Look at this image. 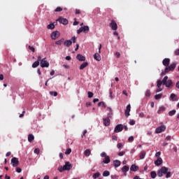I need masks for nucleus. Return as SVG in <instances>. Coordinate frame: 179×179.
I'll list each match as a JSON object with an SVG mask.
<instances>
[{
    "label": "nucleus",
    "instance_id": "1",
    "mask_svg": "<svg viewBox=\"0 0 179 179\" xmlns=\"http://www.w3.org/2000/svg\"><path fill=\"white\" fill-rule=\"evenodd\" d=\"M163 175H166V178H170V177H171V172L169 171V168L162 166L161 169L157 171L158 177L162 178Z\"/></svg>",
    "mask_w": 179,
    "mask_h": 179
},
{
    "label": "nucleus",
    "instance_id": "2",
    "mask_svg": "<svg viewBox=\"0 0 179 179\" xmlns=\"http://www.w3.org/2000/svg\"><path fill=\"white\" fill-rule=\"evenodd\" d=\"M163 85L166 86V87H169V89H173L174 87V83H173V80H169V76H166L163 80Z\"/></svg>",
    "mask_w": 179,
    "mask_h": 179
},
{
    "label": "nucleus",
    "instance_id": "3",
    "mask_svg": "<svg viewBox=\"0 0 179 179\" xmlns=\"http://www.w3.org/2000/svg\"><path fill=\"white\" fill-rule=\"evenodd\" d=\"M101 157H105L104 160L101 162V164H108V163H110V156L107 155L105 152L101 153Z\"/></svg>",
    "mask_w": 179,
    "mask_h": 179
},
{
    "label": "nucleus",
    "instance_id": "4",
    "mask_svg": "<svg viewBox=\"0 0 179 179\" xmlns=\"http://www.w3.org/2000/svg\"><path fill=\"white\" fill-rule=\"evenodd\" d=\"M40 65L41 68H48L50 63L47 61V58L45 57L41 60Z\"/></svg>",
    "mask_w": 179,
    "mask_h": 179
},
{
    "label": "nucleus",
    "instance_id": "5",
    "mask_svg": "<svg viewBox=\"0 0 179 179\" xmlns=\"http://www.w3.org/2000/svg\"><path fill=\"white\" fill-rule=\"evenodd\" d=\"M109 26L110 29L115 31L118 29V25L117 24V22L114 20H110V23L109 24Z\"/></svg>",
    "mask_w": 179,
    "mask_h": 179
},
{
    "label": "nucleus",
    "instance_id": "6",
    "mask_svg": "<svg viewBox=\"0 0 179 179\" xmlns=\"http://www.w3.org/2000/svg\"><path fill=\"white\" fill-rule=\"evenodd\" d=\"M177 64L176 63H172L170 66L166 67V72H171L176 69Z\"/></svg>",
    "mask_w": 179,
    "mask_h": 179
},
{
    "label": "nucleus",
    "instance_id": "7",
    "mask_svg": "<svg viewBox=\"0 0 179 179\" xmlns=\"http://www.w3.org/2000/svg\"><path fill=\"white\" fill-rule=\"evenodd\" d=\"M90 28L88 26H84L80 27L78 31H77V34H80V33H86V31H89Z\"/></svg>",
    "mask_w": 179,
    "mask_h": 179
},
{
    "label": "nucleus",
    "instance_id": "8",
    "mask_svg": "<svg viewBox=\"0 0 179 179\" xmlns=\"http://www.w3.org/2000/svg\"><path fill=\"white\" fill-rule=\"evenodd\" d=\"M123 129H124V125H122V124H120L115 127L114 132H115L116 134H118V132L122 131Z\"/></svg>",
    "mask_w": 179,
    "mask_h": 179
},
{
    "label": "nucleus",
    "instance_id": "9",
    "mask_svg": "<svg viewBox=\"0 0 179 179\" xmlns=\"http://www.w3.org/2000/svg\"><path fill=\"white\" fill-rule=\"evenodd\" d=\"M166 131V126L162 125L155 129V134H162Z\"/></svg>",
    "mask_w": 179,
    "mask_h": 179
},
{
    "label": "nucleus",
    "instance_id": "10",
    "mask_svg": "<svg viewBox=\"0 0 179 179\" xmlns=\"http://www.w3.org/2000/svg\"><path fill=\"white\" fill-rule=\"evenodd\" d=\"M11 163L13 164V167H17V166H19V159L16 157H13L11 159Z\"/></svg>",
    "mask_w": 179,
    "mask_h": 179
},
{
    "label": "nucleus",
    "instance_id": "11",
    "mask_svg": "<svg viewBox=\"0 0 179 179\" xmlns=\"http://www.w3.org/2000/svg\"><path fill=\"white\" fill-rule=\"evenodd\" d=\"M58 37H59V31H53L51 34L52 40H57V38H58Z\"/></svg>",
    "mask_w": 179,
    "mask_h": 179
},
{
    "label": "nucleus",
    "instance_id": "12",
    "mask_svg": "<svg viewBox=\"0 0 179 179\" xmlns=\"http://www.w3.org/2000/svg\"><path fill=\"white\" fill-rule=\"evenodd\" d=\"M64 171H69L72 169V164H69V162H66L63 166Z\"/></svg>",
    "mask_w": 179,
    "mask_h": 179
},
{
    "label": "nucleus",
    "instance_id": "13",
    "mask_svg": "<svg viewBox=\"0 0 179 179\" xmlns=\"http://www.w3.org/2000/svg\"><path fill=\"white\" fill-rule=\"evenodd\" d=\"M154 163L155 166H162V164H163V159H162V157H159Z\"/></svg>",
    "mask_w": 179,
    "mask_h": 179
},
{
    "label": "nucleus",
    "instance_id": "14",
    "mask_svg": "<svg viewBox=\"0 0 179 179\" xmlns=\"http://www.w3.org/2000/svg\"><path fill=\"white\" fill-rule=\"evenodd\" d=\"M162 64L164 66H169V65H170V59L169 58H165L163 61H162Z\"/></svg>",
    "mask_w": 179,
    "mask_h": 179
},
{
    "label": "nucleus",
    "instance_id": "15",
    "mask_svg": "<svg viewBox=\"0 0 179 179\" xmlns=\"http://www.w3.org/2000/svg\"><path fill=\"white\" fill-rule=\"evenodd\" d=\"M131 112V104L127 105L125 110V115L126 117H129V113Z\"/></svg>",
    "mask_w": 179,
    "mask_h": 179
},
{
    "label": "nucleus",
    "instance_id": "16",
    "mask_svg": "<svg viewBox=\"0 0 179 179\" xmlns=\"http://www.w3.org/2000/svg\"><path fill=\"white\" fill-rule=\"evenodd\" d=\"M76 59L81 62L86 61V57L80 54L77 55Z\"/></svg>",
    "mask_w": 179,
    "mask_h": 179
},
{
    "label": "nucleus",
    "instance_id": "17",
    "mask_svg": "<svg viewBox=\"0 0 179 179\" xmlns=\"http://www.w3.org/2000/svg\"><path fill=\"white\" fill-rule=\"evenodd\" d=\"M58 21L62 24H68L69 22L66 20V18H59Z\"/></svg>",
    "mask_w": 179,
    "mask_h": 179
},
{
    "label": "nucleus",
    "instance_id": "18",
    "mask_svg": "<svg viewBox=\"0 0 179 179\" xmlns=\"http://www.w3.org/2000/svg\"><path fill=\"white\" fill-rule=\"evenodd\" d=\"M130 170L131 171H138V170H139V166L136 164H132L130 167Z\"/></svg>",
    "mask_w": 179,
    "mask_h": 179
},
{
    "label": "nucleus",
    "instance_id": "19",
    "mask_svg": "<svg viewBox=\"0 0 179 179\" xmlns=\"http://www.w3.org/2000/svg\"><path fill=\"white\" fill-rule=\"evenodd\" d=\"M113 166L115 169H117V167H120V166H121V161L117 159L113 161Z\"/></svg>",
    "mask_w": 179,
    "mask_h": 179
},
{
    "label": "nucleus",
    "instance_id": "20",
    "mask_svg": "<svg viewBox=\"0 0 179 179\" xmlns=\"http://www.w3.org/2000/svg\"><path fill=\"white\" fill-rule=\"evenodd\" d=\"M145 156H146V151H141L140 152L139 157H140L141 160L145 159Z\"/></svg>",
    "mask_w": 179,
    "mask_h": 179
},
{
    "label": "nucleus",
    "instance_id": "21",
    "mask_svg": "<svg viewBox=\"0 0 179 179\" xmlns=\"http://www.w3.org/2000/svg\"><path fill=\"white\" fill-rule=\"evenodd\" d=\"M103 124L105 127H108V125H110V118L103 119Z\"/></svg>",
    "mask_w": 179,
    "mask_h": 179
},
{
    "label": "nucleus",
    "instance_id": "22",
    "mask_svg": "<svg viewBox=\"0 0 179 179\" xmlns=\"http://www.w3.org/2000/svg\"><path fill=\"white\" fill-rule=\"evenodd\" d=\"M64 45H66V47H71V45H72V41H71V40L65 41Z\"/></svg>",
    "mask_w": 179,
    "mask_h": 179
},
{
    "label": "nucleus",
    "instance_id": "23",
    "mask_svg": "<svg viewBox=\"0 0 179 179\" xmlns=\"http://www.w3.org/2000/svg\"><path fill=\"white\" fill-rule=\"evenodd\" d=\"M89 65V63H87V62L83 63L80 66V69L82 71L83 69H85V68H86V66H87Z\"/></svg>",
    "mask_w": 179,
    "mask_h": 179
},
{
    "label": "nucleus",
    "instance_id": "24",
    "mask_svg": "<svg viewBox=\"0 0 179 179\" xmlns=\"http://www.w3.org/2000/svg\"><path fill=\"white\" fill-rule=\"evenodd\" d=\"M94 59H96V61H101V57L100 56V55H99V53H95L94 55Z\"/></svg>",
    "mask_w": 179,
    "mask_h": 179
},
{
    "label": "nucleus",
    "instance_id": "25",
    "mask_svg": "<svg viewBox=\"0 0 179 179\" xmlns=\"http://www.w3.org/2000/svg\"><path fill=\"white\" fill-rule=\"evenodd\" d=\"M47 29H48L49 30H54V29H55V25L54 24V23H50L47 26Z\"/></svg>",
    "mask_w": 179,
    "mask_h": 179
},
{
    "label": "nucleus",
    "instance_id": "26",
    "mask_svg": "<svg viewBox=\"0 0 179 179\" xmlns=\"http://www.w3.org/2000/svg\"><path fill=\"white\" fill-rule=\"evenodd\" d=\"M122 173H127V171H129V166H124L122 168Z\"/></svg>",
    "mask_w": 179,
    "mask_h": 179
},
{
    "label": "nucleus",
    "instance_id": "27",
    "mask_svg": "<svg viewBox=\"0 0 179 179\" xmlns=\"http://www.w3.org/2000/svg\"><path fill=\"white\" fill-rule=\"evenodd\" d=\"M92 153V151H90V150L87 149L84 152V155L85 156H86V157H89V156H90Z\"/></svg>",
    "mask_w": 179,
    "mask_h": 179
},
{
    "label": "nucleus",
    "instance_id": "28",
    "mask_svg": "<svg viewBox=\"0 0 179 179\" xmlns=\"http://www.w3.org/2000/svg\"><path fill=\"white\" fill-rule=\"evenodd\" d=\"M165 110H166V108L164 106H161V107H159V108L157 111V114H161L162 113H163Z\"/></svg>",
    "mask_w": 179,
    "mask_h": 179
},
{
    "label": "nucleus",
    "instance_id": "29",
    "mask_svg": "<svg viewBox=\"0 0 179 179\" xmlns=\"http://www.w3.org/2000/svg\"><path fill=\"white\" fill-rule=\"evenodd\" d=\"M150 177H151V178H156V177H157V173H156V171H151Z\"/></svg>",
    "mask_w": 179,
    "mask_h": 179
},
{
    "label": "nucleus",
    "instance_id": "30",
    "mask_svg": "<svg viewBox=\"0 0 179 179\" xmlns=\"http://www.w3.org/2000/svg\"><path fill=\"white\" fill-rule=\"evenodd\" d=\"M28 141L31 143L33 141H34V136L33 134L28 135Z\"/></svg>",
    "mask_w": 179,
    "mask_h": 179
},
{
    "label": "nucleus",
    "instance_id": "31",
    "mask_svg": "<svg viewBox=\"0 0 179 179\" xmlns=\"http://www.w3.org/2000/svg\"><path fill=\"white\" fill-rule=\"evenodd\" d=\"M101 174L99 172H96L95 173H94V175L92 176V178L94 179H96V178H99V177H100Z\"/></svg>",
    "mask_w": 179,
    "mask_h": 179
},
{
    "label": "nucleus",
    "instance_id": "32",
    "mask_svg": "<svg viewBox=\"0 0 179 179\" xmlns=\"http://www.w3.org/2000/svg\"><path fill=\"white\" fill-rule=\"evenodd\" d=\"M162 96H163L162 94H158L155 96V100H160V99H162Z\"/></svg>",
    "mask_w": 179,
    "mask_h": 179
},
{
    "label": "nucleus",
    "instance_id": "33",
    "mask_svg": "<svg viewBox=\"0 0 179 179\" xmlns=\"http://www.w3.org/2000/svg\"><path fill=\"white\" fill-rule=\"evenodd\" d=\"M38 65H40V62L36 61L35 62L33 63L32 68H37Z\"/></svg>",
    "mask_w": 179,
    "mask_h": 179
},
{
    "label": "nucleus",
    "instance_id": "34",
    "mask_svg": "<svg viewBox=\"0 0 179 179\" xmlns=\"http://www.w3.org/2000/svg\"><path fill=\"white\" fill-rule=\"evenodd\" d=\"M162 85H163V80H158L157 83V87H162Z\"/></svg>",
    "mask_w": 179,
    "mask_h": 179
},
{
    "label": "nucleus",
    "instance_id": "35",
    "mask_svg": "<svg viewBox=\"0 0 179 179\" xmlns=\"http://www.w3.org/2000/svg\"><path fill=\"white\" fill-rule=\"evenodd\" d=\"M176 110H171V111L169 112V115L170 117H173V115H176Z\"/></svg>",
    "mask_w": 179,
    "mask_h": 179
},
{
    "label": "nucleus",
    "instance_id": "36",
    "mask_svg": "<svg viewBox=\"0 0 179 179\" xmlns=\"http://www.w3.org/2000/svg\"><path fill=\"white\" fill-rule=\"evenodd\" d=\"M64 43V38H62L57 41L55 42V44L57 45H61Z\"/></svg>",
    "mask_w": 179,
    "mask_h": 179
},
{
    "label": "nucleus",
    "instance_id": "37",
    "mask_svg": "<svg viewBox=\"0 0 179 179\" xmlns=\"http://www.w3.org/2000/svg\"><path fill=\"white\" fill-rule=\"evenodd\" d=\"M176 97H177V96L176 95V94H171V96H170V98L173 101H176Z\"/></svg>",
    "mask_w": 179,
    "mask_h": 179
},
{
    "label": "nucleus",
    "instance_id": "38",
    "mask_svg": "<svg viewBox=\"0 0 179 179\" xmlns=\"http://www.w3.org/2000/svg\"><path fill=\"white\" fill-rule=\"evenodd\" d=\"M108 176H110V171H105L103 173V177H108Z\"/></svg>",
    "mask_w": 179,
    "mask_h": 179
},
{
    "label": "nucleus",
    "instance_id": "39",
    "mask_svg": "<svg viewBox=\"0 0 179 179\" xmlns=\"http://www.w3.org/2000/svg\"><path fill=\"white\" fill-rule=\"evenodd\" d=\"M98 106H99V107H100V106H102V107H103V108H106V103H104V102L103 101H101V102H99V103H98Z\"/></svg>",
    "mask_w": 179,
    "mask_h": 179
},
{
    "label": "nucleus",
    "instance_id": "40",
    "mask_svg": "<svg viewBox=\"0 0 179 179\" xmlns=\"http://www.w3.org/2000/svg\"><path fill=\"white\" fill-rule=\"evenodd\" d=\"M50 96H54V97H57V96H58V92H50Z\"/></svg>",
    "mask_w": 179,
    "mask_h": 179
},
{
    "label": "nucleus",
    "instance_id": "41",
    "mask_svg": "<svg viewBox=\"0 0 179 179\" xmlns=\"http://www.w3.org/2000/svg\"><path fill=\"white\" fill-rule=\"evenodd\" d=\"M150 94H151L150 90H148L145 92V96H146V97H150Z\"/></svg>",
    "mask_w": 179,
    "mask_h": 179
},
{
    "label": "nucleus",
    "instance_id": "42",
    "mask_svg": "<svg viewBox=\"0 0 179 179\" xmlns=\"http://www.w3.org/2000/svg\"><path fill=\"white\" fill-rule=\"evenodd\" d=\"M29 50H30L31 51H32V52H36V49L34 48V47L31 46V45H29L28 46Z\"/></svg>",
    "mask_w": 179,
    "mask_h": 179
},
{
    "label": "nucleus",
    "instance_id": "43",
    "mask_svg": "<svg viewBox=\"0 0 179 179\" xmlns=\"http://www.w3.org/2000/svg\"><path fill=\"white\" fill-rule=\"evenodd\" d=\"M63 9L61 7H57V8L55 10V12H62Z\"/></svg>",
    "mask_w": 179,
    "mask_h": 179
},
{
    "label": "nucleus",
    "instance_id": "44",
    "mask_svg": "<svg viewBox=\"0 0 179 179\" xmlns=\"http://www.w3.org/2000/svg\"><path fill=\"white\" fill-rule=\"evenodd\" d=\"M72 152V149L69 148L66 150V151L65 152V155H71V152Z\"/></svg>",
    "mask_w": 179,
    "mask_h": 179
},
{
    "label": "nucleus",
    "instance_id": "45",
    "mask_svg": "<svg viewBox=\"0 0 179 179\" xmlns=\"http://www.w3.org/2000/svg\"><path fill=\"white\" fill-rule=\"evenodd\" d=\"M87 94H88L89 99H92V97H93V96H94V94L92 92H88Z\"/></svg>",
    "mask_w": 179,
    "mask_h": 179
},
{
    "label": "nucleus",
    "instance_id": "46",
    "mask_svg": "<svg viewBox=\"0 0 179 179\" xmlns=\"http://www.w3.org/2000/svg\"><path fill=\"white\" fill-rule=\"evenodd\" d=\"M59 171H60V173H62V171H65V169H64V166H60L58 168Z\"/></svg>",
    "mask_w": 179,
    "mask_h": 179
},
{
    "label": "nucleus",
    "instance_id": "47",
    "mask_svg": "<svg viewBox=\"0 0 179 179\" xmlns=\"http://www.w3.org/2000/svg\"><path fill=\"white\" fill-rule=\"evenodd\" d=\"M34 153H36V155H39L40 154V149L38 148H36L34 150Z\"/></svg>",
    "mask_w": 179,
    "mask_h": 179
},
{
    "label": "nucleus",
    "instance_id": "48",
    "mask_svg": "<svg viewBox=\"0 0 179 179\" xmlns=\"http://www.w3.org/2000/svg\"><path fill=\"white\" fill-rule=\"evenodd\" d=\"M82 11L80 9H76V15H80Z\"/></svg>",
    "mask_w": 179,
    "mask_h": 179
},
{
    "label": "nucleus",
    "instance_id": "49",
    "mask_svg": "<svg viewBox=\"0 0 179 179\" xmlns=\"http://www.w3.org/2000/svg\"><path fill=\"white\" fill-rule=\"evenodd\" d=\"M135 123H136L135 120H130V121H129L130 125H135Z\"/></svg>",
    "mask_w": 179,
    "mask_h": 179
},
{
    "label": "nucleus",
    "instance_id": "50",
    "mask_svg": "<svg viewBox=\"0 0 179 179\" xmlns=\"http://www.w3.org/2000/svg\"><path fill=\"white\" fill-rule=\"evenodd\" d=\"M160 155H162V152H156L155 157H157L159 159V157H160Z\"/></svg>",
    "mask_w": 179,
    "mask_h": 179
},
{
    "label": "nucleus",
    "instance_id": "51",
    "mask_svg": "<svg viewBox=\"0 0 179 179\" xmlns=\"http://www.w3.org/2000/svg\"><path fill=\"white\" fill-rule=\"evenodd\" d=\"M129 142H134V136H131L128 138Z\"/></svg>",
    "mask_w": 179,
    "mask_h": 179
},
{
    "label": "nucleus",
    "instance_id": "52",
    "mask_svg": "<svg viewBox=\"0 0 179 179\" xmlns=\"http://www.w3.org/2000/svg\"><path fill=\"white\" fill-rule=\"evenodd\" d=\"M117 148L118 149H121V148H122V143H118L117 145Z\"/></svg>",
    "mask_w": 179,
    "mask_h": 179
},
{
    "label": "nucleus",
    "instance_id": "53",
    "mask_svg": "<svg viewBox=\"0 0 179 179\" xmlns=\"http://www.w3.org/2000/svg\"><path fill=\"white\" fill-rule=\"evenodd\" d=\"M109 94L110 99H114V96H113V91L110 90Z\"/></svg>",
    "mask_w": 179,
    "mask_h": 179
},
{
    "label": "nucleus",
    "instance_id": "54",
    "mask_svg": "<svg viewBox=\"0 0 179 179\" xmlns=\"http://www.w3.org/2000/svg\"><path fill=\"white\" fill-rule=\"evenodd\" d=\"M115 55V57H117V58H120V57H121V54H120L119 52H116Z\"/></svg>",
    "mask_w": 179,
    "mask_h": 179
},
{
    "label": "nucleus",
    "instance_id": "55",
    "mask_svg": "<svg viewBox=\"0 0 179 179\" xmlns=\"http://www.w3.org/2000/svg\"><path fill=\"white\" fill-rule=\"evenodd\" d=\"M124 155H125V152L124 151H122V152L118 153V156H124Z\"/></svg>",
    "mask_w": 179,
    "mask_h": 179
},
{
    "label": "nucleus",
    "instance_id": "56",
    "mask_svg": "<svg viewBox=\"0 0 179 179\" xmlns=\"http://www.w3.org/2000/svg\"><path fill=\"white\" fill-rule=\"evenodd\" d=\"M112 139L113 141H118V137H117V136H113Z\"/></svg>",
    "mask_w": 179,
    "mask_h": 179
},
{
    "label": "nucleus",
    "instance_id": "57",
    "mask_svg": "<svg viewBox=\"0 0 179 179\" xmlns=\"http://www.w3.org/2000/svg\"><path fill=\"white\" fill-rule=\"evenodd\" d=\"M87 134V130H84L83 135L81 136L82 138H83V136H85V135Z\"/></svg>",
    "mask_w": 179,
    "mask_h": 179
},
{
    "label": "nucleus",
    "instance_id": "58",
    "mask_svg": "<svg viewBox=\"0 0 179 179\" xmlns=\"http://www.w3.org/2000/svg\"><path fill=\"white\" fill-rule=\"evenodd\" d=\"M166 73H169V71H166V68L164 69V71H162L161 75L163 76L164 75H165Z\"/></svg>",
    "mask_w": 179,
    "mask_h": 179
},
{
    "label": "nucleus",
    "instance_id": "59",
    "mask_svg": "<svg viewBox=\"0 0 179 179\" xmlns=\"http://www.w3.org/2000/svg\"><path fill=\"white\" fill-rule=\"evenodd\" d=\"M162 90H163V89L160 88V87H158L157 90H156V93H159V92H162Z\"/></svg>",
    "mask_w": 179,
    "mask_h": 179
},
{
    "label": "nucleus",
    "instance_id": "60",
    "mask_svg": "<svg viewBox=\"0 0 179 179\" xmlns=\"http://www.w3.org/2000/svg\"><path fill=\"white\" fill-rule=\"evenodd\" d=\"M66 61H71V59H72V57H71V56H66Z\"/></svg>",
    "mask_w": 179,
    "mask_h": 179
},
{
    "label": "nucleus",
    "instance_id": "61",
    "mask_svg": "<svg viewBox=\"0 0 179 179\" xmlns=\"http://www.w3.org/2000/svg\"><path fill=\"white\" fill-rule=\"evenodd\" d=\"M16 171H17V173H22V169H20V168H17V169H16Z\"/></svg>",
    "mask_w": 179,
    "mask_h": 179
},
{
    "label": "nucleus",
    "instance_id": "62",
    "mask_svg": "<svg viewBox=\"0 0 179 179\" xmlns=\"http://www.w3.org/2000/svg\"><path fill=\"white\" fill-rule=\"evenodd\" d=\"M144 116H145V113H141L139 114V117H140L141 118H143Z\"/></svg>",
    "mask_w": 179,
    "mask_h": 179
},
{
    "label": "nucleus",
    "instance_id": "63",
    "mask_svg": "<svg viewBox=\"0 0 179 179\" xmlns=\"http://www.w3.org/2000/svg\"><path fill=\"white\" fill-rule=\"evenodd\" d=\"M175 55H179V49L175 50Z\"/></svg>",
    "mask_w": 179,
    "mask_h": 179
},
{
    "label": "nucleus",
    "instance_id": "64",
    "mask_svg": "<svg viewBox=\"0 0 179 179\" xmlns=\"http://www.w3.org/2000/svg\"><path fill=\"white\" fill-rule=\"evenodd\" d=\"M176 87H177V89H179V81H178L177 83H176Z\"/></svg>",
    "mask_w": 179,
    "mask_h": 179
}]
</instances>
